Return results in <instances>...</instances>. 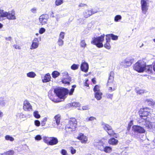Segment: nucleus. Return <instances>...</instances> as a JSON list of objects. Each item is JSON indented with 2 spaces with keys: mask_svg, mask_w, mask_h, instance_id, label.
<instances>
[{
  "mask_svg": "<svg viewBox=\"0 0 155 155\" xmlns=\"http://www.w3.org/2000/svg\"><path fill=\"white\" fill-rule=\"evenodd\" d=\"M58 142V139L54 137H51L50 143H49V145H53L56 144Z\"/></svg>",
  "mask_w": 155,
  "mask_h": 155,
  "instance_id": "21",
  "label": "nucleus"
},
{
  "mask_svg": "<svg viewBox=\"0 0 155 155\" xmlns=\"http://www.w3.org/2000/svg\"><path fill=\"white\" fill-rule=\"evenodd\" d=\"M145 68V63L143 61L140 60L134 65V69L138 72H143Z\"/></svg>",
  "mask_w": 155,
  "mask_h": 155,
  "instance_id": "5",
  "label": "nucleus"
},
{
  "mask_svg": "<svg viewBox=\"0 0 155 155\" xmlns=\"http://www.w3.org/2000/svg\"><path fill=\"white\" fill-rule=\"evenodd\" d=\"M5 139L7 140H9L11 141H13L14 140L13 137L9 135H7L5 136Z\"/></svg>",
  "mask_w": 155,
  "mask_h": 155,
  "instance_id": "36",
  "label": "nucleus"
},
{
  "mask_svg": "<svg viewBox=\"0 0 155 155\" xmlns=\"http://www.w3.org/2000/svg\"><path fill=\"white\" fill-rule=\"evenodd\" d=\"M37 8L36 7H34L30 10V11L34 14L36 13L37 12Z\"/></svg>",
  "mask_w": 155,
  "mask_h": 155,
  "instance_id": "54",
  "label": "nucleus"
},
{
  "mask_svg": "<svg viewBox=\"0 0 155 155\" xmlns=\"http://www.w3.org/2000/svg\"><path fill=\"white\" fill-rule=\"evenodd\" d=\"M116 89V86H114V87H109L108 88V90L110 92L113 91L115 90Z\"/></svg>",
  "mask_w": 155,
  "mask_h": 155,
  "instance_id": "49",
  "label": "nucleus"
},
{
  "mask_svg": "<svg viewBox=\"0 0 155 155\" xmlns=\"http://www.w3.org/2000/svg\"><path fill=\"white\" fill-rule=\"evenodd\" d=\"M35 138L36 140H41V135H37L35 137Z\"/></svg>",
  "mask_w": 155,
  "mask_h": 155,
  "instance_id": "60",
  "label": "nucleus"
},
{
  "mask_svg": "<svg viewBox=\"0 0 155 155\" xmlns=\"http://www.w3.org/2000/svg\"><path fill=\"white\" fill-rule=\"evenodd\" d=\"M34 116L36 118L38 119L40 117V115L39 114L38 111H34L33 113Z\"/></svg>",
  "mask_w": 155,
  "mask_h": 155,
  "instance_id": "44",
  "label": "nucleus"
},
{
  "mask_svg": "<svg viewBox=\"0 0 155 155\" xmlns=\"http://www.w3.org/2000/svg\"><path fill=\"white\" fill-rule=\"evenodd\" d=\"M94 93L101 92L100 90V87L98 85H96L94 88Z\"/></svg>",
  "mask_w": 155,
  "mask_h": 155,
  "instance_id": "40",
  "label": "nucleus"
},
{
  "mask_svg": "<svg viewBox=\"0 0 155 155\" xmlns=\"http://www.w3.org/2000/svg\"><path fill=\"white\" fill-rule=\"evenodd\" d=\"M110 37L112 38V39L113 40H117L118 39V36L115 35L113 34H110Z\"/></svg>",
  "mask_w": 155,
  "mask_h": 155,
  "instance_id": "50",
  "label": "nucleus"
},
{
  "mask_svg": "<svg viewBox=\"0 0 155 155\" xmlns=\"http://www.w3.org/2000/svg\"><path fill=\"white\" fill-rule=\"evenodd\" d=\"M47 120V117H45L43 119L41 123L42 126H44L45 125Z\"/></svg>",
  "mask_w": 155,
  "mask_h": 155,
  "instance_id": "53",
  "label": "nucleus"
},
{
  "mask_svg": "<svg viewBox=\"0 0 155 155\" xmlns=\"http://www.w3.org/2000/svg\"><path fill=\"white\" fill-rule=\"evenodd\" d=\"M114 73L113 72H111L110 73V77L109 78V79L108 81V83H107V84L108 86L110 85V84H111V82L113 80V75H114ZM112 84H113V83H111Z\"/></svg>",
  "mask_w": 155,
  "mask_h": 155,
  "instance_id": "22",
  "label": "nucleus"
},
{
  "mask_svg": "<svg viewBox=\"0 0 155 155\" xmlns=\"http://www.w3.org/2000/svg\"><path fill=\"white\" fill-rule=\"evenodd\" d=\"M63 3V0H56L55 1V5L59 6L62 4Z\"/></svg>",
  "mask_w": 155,
  "mask_h": 155,
  "instance_id": "43",
  "label": "nucleus"
},
{
  "mask_svg": "<svg viewBox=\"0 0 155 155\" xmlns=\"http://www.w3.org/2000/svg\"><path fill=\"white\" fill-rule=\"evenodd\" d=\"M71 153L72 154H74L75 153L76 150L73 147H71Z\"/></svg>",
  "mask_w": 155,
  "mask_h": 155,
  "instance_id": "64",
  "label": "nucleus"
},
{
  "mask_svg": "<svg viewBox=\"0 0 155 155\" xmlns=\"http://www.w3.org/2000/svg\"><path fill=\"white\" fill-rule=\"evenodd\" d=\"M112 150V148L109 146H105L103 151L107 153H109L111 152Z\"/></svg>",
  "mask_w": 155,
  "mask_h": 155,
  "instance_id": "28",
  "label": "nucleus"
},
{
  "mask_svg": "<svg viewBox=\"0 0 155 155\" xmlns=\"http://www.w3.org/2000/svg\"><path fill=\"white\" fill-rule=\"evenodd\" d=\"M51 78L50 74L48 73L41 76L42 81L43 83H47L51 81Z\"/></svg>",
  "mask_w": 155,
  "mask_h": 155,
  "instance_id": "17",
  "label": "nucleus"
},
{
  "mask_svg": "<svg viewBox=\"0 0 155 155\" xmlns=\"http://www.w3.org/2000/svg\"><path fill=\"white\" fill-rule=\"evenodd\" d=\"M77 138L82 143L86 144L88 143V137L83 133H79Z\"/></svg>",
  "mask_w": 155,
  "mask_h": 155,
  "instance_id": "9",
  "label": "nucleus"
},
{
  "mask_svg": "<svg viewBox=\"0 0 155 155\" xmlns=\"http://www.w3.org/2000/svg\"><path fill=\"white\" fill-rule=\"evenodd\" d=\"M17 117L20 118H23L25 117V115L22 113H18L16 115Z\"/></svg>",
  "mask_w": 155,
  "mask_h": 155,
  "instance_id": "48",
  "label": "nucleus"
},
{
  "mask_svg": "<svg viewBox=\"0 0 155 155\" xmlns=\"http://www.w3.org/2000/svg\"><path fill=\"white\" fill-rule=\"evenodd\" d=\"M96 118L93 117H91L89 118L85 119V120L86 121H93L94 120H96Z\"/></svg>",
  "mask_w": 155,
  "mask_h": 155,
  "instance_id": "46",
  "label": "nucleus"
},
{
  "mask_svg": "<svg viewBox=\"0 0 155 155\" xmlns=\"http://www.w3.org/2000/svg\"><path fill=\"white\" fill-rule=\"evenodd\" d=\"M45 31V29L44 28H41L40 29L39 31V32L40 34H42L44 33Z\"/></svg>",
  "mask_w": 155,
  "mask_h": 155,
  "instance_id": "52",
  "label": "nucleus"
},
{
  "mask_svg": "<svg viewBox=\"0 0 155 155\" xmlns=\"http://www.w3.org/2000/svg\"><path fill=\"white\" fill-rule=\"evenodd\" d=\"M145 69H147L148 71H151L152 70V67L150 66H146V65H145Z\"/></svg>",
  "mask_w": 155,
  "mask_h": 155,
  "instance_id": "63",
  "label": "nucleus"
},
{
  "mask_svg": "<svg viewBox=\"0 0 155 155\" xmlns=\"http://www.w3.org/2000/svg\"><path fill=\"white\" fill-rule=\"evenodd\" d=\"M51 137H43V140L44 142L47 143L48 145H49Z\"/></svg>",
  "mask_w": 155,
  "mask_h": 155,
  "instance_id": "32",
  "label": "nucleus"
},
{
  "mask_svg": "<svg viewBox=\"0 0 155 155\" xmlns=\"http://www.w3.org/2000/svg\"><path fill=\"white\" fill-rule=\"evenodd\" d=\"M61 153L62 155H67V151L64 149H62L61 150Z\"/></svg>",
  "mask_w": 155,
  "mask_h": 155,
  "instance_id": "56",
  "label": "nucleus"
},
{
  "mask_svg": "<svg viewBox=\"0 0 155 155\" xmlns=\"http://www.w3.org/2000/svg\"><path fill=\"white\" fill-rule=\"evenodd\" d=\"M89 109V107L88 105L84 106L82 107V109L83 110H86Z\"/></svg>",
  "mask_w": 155,
  "mask_h": 155,
  "instance_id": "61",
  "label": "nucleus"
},
{
  "mask_svg": "<svg viewBox=\"0 0 155 155\" xmlns=\"http://www.w3.org/2000/svg\"><path fill=\"white\" fill-rule=\"evenodd\" d=\"M77 121L75 118H71L66 125L65 130L68 132L70 133L75 130L77 127Z\"/></svg>",
  "mask_w": 155,
  "mask_h": 155,
  "instance_id": "3",
  "label": "nucleus"
},
{
  "mask_svg": "<svg viewBox=\"0 0 155 155\" xmlns=\"http://www.w3.org/2000/svg\"><path fill=\"white\" fill-rule=\"evenodd\" d=\"M110 41H106V43L104 44V47L106 48L109 49L110 48Z\"/></svg>",
  "mask_w": 155,
  "mask_h": 155,
  "instance_id": "42",
  "label": "nucleus"
},
{
  "mask_svg": "<svg viewBox=\"0 0 155 155\" xmlns=\"http://www.w3.org/2000/svg\"><path fill=\"white\" fill-rule=\"evenodd\" d=\"M102 94L101 92L95 93L94 96L97 100H100L101 99V96Z\"/></svg>",
  "mask_w": 155,
  "mask_h": 155,
  "instance_id": "25",
  "label": "nucleus"
},
{
  "mask_svg": "<svg viewBox=\"0 0 155 155\" xmlns=\"http://www.w3.org/2000/svg\"><path fill=\"white\" fill-rule=\"evenodd\" d=\"M102 126L103 128L106 131H107L109 130L112 128L110 126L107 124H105L104 123H102Z\"/></svg>",
  "mask_w": 155,
  "mask_h": 155,
  "instance_id": "23",
  "label": "nucleus"
},
{
  "mask_svg": "<svg viewBox=\"0 0 155 155\" xmlns=\"http://www.w3.org/2000/svg\"><path fill=\"white\" fill-rule=\"evenodd\" d=\"M150 109L148 108L141 109L139 111V114L140 118H148L147 117L150 114Z\"/></svg>",
  "mask_w": 155,
  "mask_h": 155,
  "instance_id": "6",
  "label": "nucleus"
},
{
  "mask_svg": "<svg viewBox=\"0 0 155 155\" xmlns=\"http://www.w3.org/2000/svg\"><path fill=\"white\" fill-rule=\"evenodd\" d=\"M113 96V94H106V97L108 98L112 99Z\"/></svg>",
  "mask_w": 155,
  "mask_h": 155,
  "instance_id": "57",
  "label": "nucleus"
},
{
  "mask_svg": "<svg viewBox=\"0 0 155 155\" xmlns=\"http://www.w3.org/2000/svg\"><path fill=\"white\" fill-rule=\"evenodd\" d=\"M71 78L70 79H68V78L66 79L65 77L63 80H62V82L64 84H70V81Z\"/></svg>",
  "mask_w": 155,
  "mask_h": 155,
  "instance_id": "35",
  "label": "nucleus"
},
{
  "mask_svg": "<svg viewBox=\"0 0 155 155\" xmlns=\"http://www.w3.org/2000/svg\"><path fill=\"white\" fill-rule=\"evenodd\" d=\"M81 68L82 71L85 72H87L89 68V66L88 64L85 62L82 63L81 64Z\"/></svg>",
  "mask_w": 155,
  "mask_h": 155,
  "instance_id": "18",
  "label": "nucleus"
},
{
  "mask_svg": "<svg viewBox=\"0 0 155 155\" xmlns=\"http://www.w3.org/2000/svg\"><path fill=\"white\" fill-rule=\"evenodd\" d=\"M133 130L134 132L140 134L145 133V130L144 128L140 126L137 125H134L133 127Z\"/></svg>",
  "mask_w": 155,
  "mask_h": 155,
  "instance_id": "11",
  "label": "nucleus"
},
{
  "mask_svg": "<svg viewBox=\"0 0 155 155\" xmlns=\"http://www.w3.org/2000/svg\"><path fill=\"white\" fill-rule=\"evenodd\" d=\"M140 4L142 12L146 14L148 9V2L147 0H141Z\"/></svg>",
  "mask_w": 155,
  "mask_h": 155,
  "instance_id": "8",
  "label": "nucleus"
},
{
  "mask_svg": "<svg viewBox=\"0 0 155 155\" xmlns=\"http://www.w3.org/2000/svg\"><path fill=\"white\" fill-rule=\"evenodd\" d=\"M57 43L59 46L62 47L64 45V41L62 39H58Z\"/></svg>",
  "mask_w": 155,
  "mask_h": 155,
  "instance_id": "38",
  "label": "nucleus"
},
{
  "mask_svg": "<svg viewBox=\"0 0 155 155\" xmlns=\"http://www.w3.org/2000/svg\"><path fill=\"white\" fill-rule=\"evenodd\" d=\"M23 108L25 111H31L32 110V107L29 102L27 100L24 102Z\"/></svg>",
  "mask_w": 155,
  "mask_h": 155,
  "instance_id": "12",
  "label": "nucleus"
},
{
  "mask_svg": "<svg viewBox=\"0 0 155 155\" xmlns=\"http://www.w3.org/2000/svg\"><path fill=\"white\" fill-rule=\"evenodd\" d=\"M48 96L49 97V98H50V99L52 101H54L55 102H59L60 101H62V100H57L56 99H55L54 98H52V97H51V96H50V94H49V95H48Z\"/></svg>",
  "mask_w": 155,
  "mask_h": 155,
  "instance_id": "51",
  "label": "nucleus"
},
{
  "mask_svg": "<svg viewBox=\"0 0 155 155\" xmlns=\"http://www.w3.org/2000/svg\"><path fill=\"white\" fill-rule=\"evenodd\" d=\"M80 45L81 47L84 48L87 46V44L85 42V41L84 40H82L81 41Z\"/></svg>",
  "mask_w": 155,
  "mask_h": 155,
  "instance_id": "33",
  "label": "nucleus"
},
{
  "mask_svg": "<svg viewBox=\"0 0 155 155\" xmlns=\"http://www.w3.org/2000/svg\"><path fill=\"white\" fill-rule=\"evenodd\" d=\"M7 103V101L6 100H2L0 101V106L1 107L4 106Z\"/></svg>",
  "mask_w": 155,
  "mask_h": 155,
  "instance_id": "34",
  "label": "nucleus"
},
{
  "mask_svg": "<svg viewBox=\"0 0 155 155\" xmlns=\"http://www.w3.org/2000/svg\"><path fill=\"white\" fill-rule=\"evenodd\" d=\"M65 35V33L61 32L60 34L58 39L63 40L64 38Z\"/></svg>",
  "mask_w": 155,
  "mask_h": 155,
  "instance_id": "45",
  "label": "nucleus"
},
{
  "mask_svg": "<svg viewBox=\"0 0 155 155\" xmlns=\"http://www.w3.org/2000/svg\"><path fill=\"white\" fill-rule=\"evenodd\" d=\"M94 146L98 149L103 151L105 147L104 143L101 140L96 141L93 143Z\"/></svg>",
  "mask_w": 155,
  "mask_h": 155,
  "instance_id": "7",
  "label": "nucleus"
},
{
  "mask_svg": "<svg viewBox=\"0 0 155 155\" xmlns=\"http://www.w3.org/2000/svg\"><path fill=\"white\" fill-rule=\"evenodd\" d=\"M14 154V151L13 150H11L3 153L5 155H12Z\"/></svg>",
  "mask_w": 155,
  "mask_h": 155,
  "instance_id": "47",
  "label": "nucleus"
},
{
  "mask_svg": "<svg viewBox=\"0 0 155 155\" xmlns=\"http://www.w3.org/2000/svg\"><path fill=\"white\" fill-rule=\"evenodd\" d=\"M138 123L140 125L145 126L146 129L149 130L152 129L155 126L154 123L150 122L149 118H140L138 120Z\"/></svg>",
  "mask_w": 155,
  "mask_h": 155,
  "instance_id": "2",
  "label": "nucleus"
},
{
  "mask_svg": "<svg viewBox=\"0 0 155 155\" xmlns=\"http://www.w3.org/2000/svg\"><path fill=\"white\" fill-rule=\"evenodd\" d=\"M39 41L37 38H35L32 41L30 49L31 50L37 48L38 47Z\"/></svg>",
  "mask_w": 155,
  "mask_h": 155,
  "instance_id": "15",
  "label": "nucleus"
},
{
  "mask_svg": "<svg viewBox=\"0 0 155 155\" xmlns=\"http://www.w3.org/2000/svg\"><path fill=\"white\" fill-rule=\"evenodd\" d=\"M7 12H5L3 10H0V21L2 20L1 19L2 17H6L7 15Z\"/></svg>",
  "mask_w": 155,
  "mask_h": 155,
  "instance_id": "27",
  "label": "nucleus"
},
{
  "mask_svg": "<svg viewBox=\"0 0 155 155\" xmlns=\"http://www.w3.org/2000/svg\"><path fill=\"white\" fill-rule=\"evenodd\" d=\"M26 76L28 78H34L36 77V75L34 72L31 71L27 73Z\"/></svg>",
  "mask_w": 155,
  "mask_h": 155,
  "instance_id": "26",
  "label": "nucleus"
},
{
  "mask_svg": "<svg viewBox=\"0 0 155 155\" xmlns=\"http://www.w3.org/2000/svg\"><path fill=\"white\" fill-rule=\"evenodd\" d=\"M108 143L110 144L116 145L118 143V141L116 139L114 138H112L108 140Z\"/></svg>",
  "mask_w": 155,
  "mask_h": 155,
  "instance_id": "20",
  "label": "nucleus"
},
{
  "mask_svg": "<svg viewBox=\"0 0 155 155\" xmlns=\"http://www.w3.org/2000/svg\"><path fill=\"white\" fill-rule=\"evenodd\" d=\"M79 67V64H74L71 66V68L73 70H76Z\"/></svg>",
  "mask_w": 155,
  "mask_h": 155,
  "instance_id": "41",
  "label": "nucleus"
},
{
  "mask_svg": "<svg viewBox=\"0 0 155 155\" xmlns=\"http://www.w3.org/2000/svg\"><path fill=\"white\" fill-rule=\"evenodd\" d=\"M7 18L9 20H14L16 19L15 13L14 10H12L11 11L7 12Z\"/></svg>",
  "mask_w": 155,
  "mask_h": 155,
  "instance_id": "14",
  "label": "nucleus"
},
{
  "mask_svg": "<svg viewBox=\"0 0 155 155\" xmlns=\"http://www.w3.org/2000/svg\"><path fill=\"white\" fill-rule=\"evenodd\" d=\"M104 35H103L100 36L94 37L92 38V40L91 41V44L96 45L98 48H101L103 46L102 42L104 40Z\"/></svg>",
  "mask_w": 155,
  "mask_h": 155,
  "instance_id": "4",
  "label": "nucleus"
},
{
  "mask_svg": "<svg viewBox=\"0 0 155 155\" xmlns=\"http://www.w3.org/2000/svg\"><path fill=\"white\" fill-rule=\"evenodd\" d=\"M13 47L15 49H19L20 50L21 49V48L20 47L16 45H13Z\"/></svg>",
  "mask_w": 155,
  "mask_h": 155,
  "instance_id": "62",
  "label": "nucleus"
},
{
  "mask_svg": "<svg viewBox=\"0 0 155 155\" xmlns=\"http://www.w3.org/2000/svg\"><path fill=\"white\" fill-rule=\"evenodd\" d=\"M35 124L36 126H39L40 125V123L39 120H36L35 121Z\"/></svg>",
  "mask_w": 155,
  "mask_h": 155,
  "instance_id": "59",
  "label": "nucleus"
},
{
  "mask_svg": "<svg viewBox=\"0 0 155 155\" xmlns=\"http://www.w3.org/2000/svg\"><path fill=\"white\" fill-rule=\"evenodd\" d=\"M134 61V59L133 58H127L121 62V64L125 68H127L130 66Z\"/></svg>",
  "mask_w": 155,
  "mask_h": 155,
  "instance_id": "10",
  "label": "nucleus"
},
{
  "mask_svg": "<svg viewBox=\"0 0 155 155\" xmlns=\"http://www.w3.org/2000/svg\"><path fill=\"white\" fill-rule=\"evenodd\" d=\"M87 5L83 3H80L78 5V7L79 8L84 7L86 6H87Z\"/></svg>",
  "mask_w": 155,
  "mask_h": 155,
  "instance_id": "58",
  "label": "nucleus"
},
{
  "mask_svg": "<svg viewBox=\"0 0 155 155\" xmlns=\"http://www.w3.org/2000/svg\"><path fill=\"white\" fill-rule=\"evenodd\" d=\"M96 13V12H94L93 9H91L90 10H85L83 13V15L85 18H87Z\"/></svg>",
  "mask_w": 155,
  "mask_h": 155,
  "instance_id": "16",
  "label": "nucleus"
},
{
  "mask_svg": "<svg viewBox=\"0 0 155 155\" xmlns=\"http://www.w3.org/2000/svg\"><path fill=\"white\" fill-rule=\"evenodd\" d=\"M110 34L107 35H106V41H110Z\"/></svg>",
  "mask_w": 155,
  "mask_h": 155,
  "instance_id": "55",
  "label": "nucleus"
},
{
  "mask_svg": "<svg viewBox=\"0 0 155 155\" xmlns=\"http://www.w3.org/2000/svg\"><path fill=\"white\" fill-rule=\"evenodd\" d=\"M68 106L72 107H78L80 106L79 103L77 102H74L68 104Z\"/></svg>",
  "mask_w": 155,
  "mask_h": 155,
  "instance_id": "30",
  "label": "nucleus"
},
{
  "mask_svg": "<svg viewBox=\"0 0 155 155\" xmlns=\"http://www.w3.org/2000/svg\"><path fill=\"white\" fill-rule=\"evenodd\" d=\"M62 75L64 77V78L65 77L66 79L68 78V79H70V77L68 75V73L66 71H64L61 73Z\"/></svg>",
  "mask_w": 155,
  "mask_h": 155,
  "instance_id": "39",
  "label": "nucleus"
},
{
  "mask_svg": "<svg viewBox=\"0 0 155 155\" xmlns=\"http://www.w3.org/2000/svg\"><path fill=\"white\" fill-rule=\"evenodd\" d=\"M74 89V88H72L70 91L65 89H60V88H56L54 91V93L60 99L64 100L66 97V95L69 93L70 95H71L72 94Z\"/></svg>",
  "mask_w": 155,
  "mask_h": 155,
  "instance_id": "1",
  "label": "nucleus"
},
{
  "mask_svg": "<svg viewBox=\"0 0 155 155\" xmlns=\"http://www.w3.org/2000/svg\"><path fill=\"white\" fill-rule=\"evenodd\" d=\"M48 19V15H43L39 17V22L42 25H45L47 23Z\"/></svg>",
  "mask_w": 155,
  "mask_h": 155,
  "instance_id": "13",
  "label": "nucleus"
},
{
  "mask_svg": "<svg viewBox=\"0 0 155 155\" xmlns=\"http://www.w3.org/2000/svg\"><path fill=\"white\" fill-rule=\"evenodd\" d=\"M137 93L139 94H142L145 92V91L143 89H140L138 88H136L135 89Z\"/></svg>",
  "mask_w": 155,
  "mask_h": 155,
  "instance_id": "37",
  "label": "nucleus"
},
{
  "mask_svg": "<svg viewBox=\"0 0 155 155\" xmlns=\"http://www.w3.org/2000/svg\"><path fill=\"white\" fill-rule=\"evenodd\" d=\"M60 75V73L57 71H54L52 73V76L53 78H56Z\"/></svg>",
  "mask_w": 155,
  "mask_h": 155,
  "instance_id": "31",
  "label": "nucleus"
},
{
  "mask_svg": "<svg viewBox=\"0 0 155 155\" xmlns=\"http://www.w3.org/2000/svg\"><path fill=\"white\" fill-rule=\"evenodd\" d=\"M54 121H55L57 126L60 124L61 119V115L60 114H58L54 116Z\"/></svg>",
  "mask_w": 155,
  "mask_h": 155,
  "instance_id": "19",
  "label": "nucleus"
},
{
  "mask_svg": "<svg viewBox=\"0 0 155 155\" xmlns=\"http://www.w3.org/2000/svg\"><path fill=\"white\" fill-rule=\"evenodd\" d=\"M107 132L110 136L115 137L116 138H117V134L114 133L112 128L109 130Z\"/></svg>",
  "mask_w": 155,
  "mask_h": 155,
  "instance_id": "24",
  "label": "nucleus"
},
{
  "mask_svg": "<svg viewBox=\"0 0 155 155\" xmlns=\"http://www.w3.org/2000/svg\"><path fill=\"white\" fill-rule=\"evenodd\" d=\"M122 19V17L120 15H116L114 19V21L117 22L120 21Z\"/></svg>",
  "mask_w": 155,
  "mask_h": 155,
  "instance_id": "29",
  "label": "nucleus"
}]
</instances>
